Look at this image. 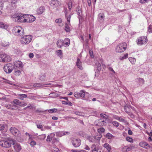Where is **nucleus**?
<instances>
[{
	"label": "nucleus",
	"instance_id": "10",
	"mask_svg": "<svg viewBox=\"0 0 152 152\" xmlns=\"http://www.w3.org/2000/svg\"><path fill=\"white\" fill-rule=\"evenodd\" d=\"M101 137V135H100L99 137L92 136L88 137L87 139L88 140H89L90 142H99V141Z\"/></svg>",
	"mask_w": 152,
	"mask_h": 152
},
{
	"label": "nucleus",
	"instance_id": "51",
	"mask_svg": "<svg viewBox=\"0 0 152 152\" xmlns=\"http://www.w3.org/2000/svg\"><path fill=\"white\" fill-rule=\"evenodd\" d=\"M112 123L114 126L116 127H118L119 126V123L116 121H113Z\"/></svg>",
	"mask_w": 152,
	"mask_h": 152
},
{
	"label": "nucleus",
	"instance_id": "9",
	"mask_svg": "<svg viewBox=\"0 0 152 152\" xmlns=\"http://www.w3.org/2000/svg\"><path fill=\"white\" fill-rule=\"evenodd\" d=\"M71 140L72 144L75 147H78L80 145L81 141L80 139L73 138L71 139Z\"/></svg>",
	"mask_w": 152,
	"mask_h": 152
},
{
	"label": "nucleus",
	"instance_id": "8",
	"mask_svg": "<svg viewBox=\"0 0 152 152\" xmlns=\"http://www.w3.org/2000/svg\"><path fill=\"white\" fill-rule=\"evenodd\" d=\"M10 56L4 54L0 55V61L6 62L10 61Z\"/></svg>",
	"mask_w": 152,
	"mask_h": 152
},
{
	"label": "nucleus",
	"instance_id": "23",
	"mask_svg": "<svg viewBox=\"0 0 152 152\" xmlns=\"http://www.w3.org/2000/svg\"><path fill=\"white\" fill-rule=\"evenodd\" d=\"M13 17L14 18V20H15V21L16 22H20V14L18 15L17 14H15L14 15H13Z\"/></svg>",
	"mask_w": 152,
	"mask_h": 152
},
{
	"label": "nucleus",
	"instance_id": "56",
	"mask_svg": "<svg viewBox=\"0 0 152 152\" xmlns=\"http://www.w3.org/2000/svg\"><path fill=\"white\" fill-rule=\"evenodd\" d=\"M129 115H130L132 118H133L134 117V115L132 114L131 112L129 111H127L126 112Z\"/></svg>",
	"mask_w": 152,
	"mask_h": 152
},
{
	"label": "nucleus",
	"instance_id": "12",
	"mask_svg": "<svg viewBox=\"0 0 152 152\" xmlns=\"http://www.w3.org/2000/svg\"><path fill=\"white\" fill-rule=\"evenodd\" d=\"M61 3L57 0H52L50 1V6L54 8L59 6Z\"/></svg>",
	"mask_w": 152,
	"mask_h": 152
},
{
	"label": "nucleus",
	"instance_id": "52",
	"mask_svg": "<svg viewBox=\"0 0 152 152\" xmlns=\"http://www.w3.org/2000/svg\"><path fill=\"white\" fill-rule=\"evenodd\" d=\"M90 56L91 58L94 57V55L92 49H89V50Z\"/></svg>",
	"mask_w": 152,
	"mask_h": 152
},
{
	"label": "nucleus",
	"instance_id": "50",
	"mask_svg": "<svg viewBox=\"0 0 152 152\" xmlns=\"http://www.w3.org/2000/svg\"><path fill=\"white\" fill-rule=\"evenodd\" d=\"M99 17L100 20L104 19V16L103 14H99Z\"/></svg>",
	"mask_w": 152,
	"mask_h": 152
},
{
	"label": "nucleus",
	"instance_id": "54",
	"mask_svg": "<svg viewBox=\"0 0 152 152\" xmlns=\"http://www.w3.org/2000/svg\"><path fill=\"white\" fill-rule=\"evenodd\" d=\"M149 0H140L139 2L142 4H144L147 2Z\"/></svg>",
	"mask_w": 152,
	"mask_h": 152
},
{
	"label": "nucleus",
	"instance_id": "40",
	"mask_svg": "<svg viewBox=\"0 0 152 152\" xmlns=\"http://www.w3.org/2000/svg\"><path fill=\"white\" fill-rule=\"evenodd\" d=\"M130 107H131L132 109H133L134 108L133 107H131V106H125L124 107V108L125 111L126 112L127 111H128V109Z\"/></svg>",
	"mask_w": 152,
	"mask_h": 152
},
{
	"label": "nucleus",
	"instance_id": "35",
	"mask_svg": "<svg viewBox=\"0 0 152 152\" xmlns=\"http://www.w3.org/2000/svg\"><path fill=\"white\" fill-rule=\"evenodd\" d=\"M77 14L78 15L79 17H78L80 22V21L81 18V15H82V13L81 10H79L77 11Z\"/></svg>",
	"mask_w": 152,
	"mask_h": 152
},
{
	"label": "nucleus",
	"instance_id": "41",
	"mask_svg": "<svg viewBox=\"0 0 152 152\" xmlns=\"http://www.w3.org/2000/svg\"><path fill=\"white\" fill-rule=\"evenodd\" d=\"M56 53L57 56L60 57L62 54V51L61 50H58L56 51Z\"/></svg>",
	"mask_w": 152,
	"mask_h": 152
},
{
	"label": "nucleus",
	"instance_id": "25",
	"mask_svg": "<svg viewBox=\"0 0 152 152\" xmlns=\"http://www.w3.org/2000/svg\"><path fill=\"white\" fill-rule=\"evenodd\" d=\"M104 147L106 148L108 152H110L111 150V146L107 143H105L103 145Z\"/></svg>",
	"mask_w": 152,
	"mask_h": 152
},
{
	"label": "nucleus",
	"instance_id": "29",
	"mask_svg": "<svg viewBox=\"0 0 152 152\" xmlns=\"http://www.w3.org/2000/svg\"><path fill=\"white\" fill-rule=\"evenodd\" d=\"M91 148L92 149V152H98V149L96 148V145L95 144L92 145Z\"/></svg>",
	"mask_w": 152,
	"mask_h": 152
},
{
	"label": "nucleus",
	"instance_id": "16",
	"mask_svg": "<svg viewBox=\"0 0 152 152\" xmlns=\"http://www.w3.org/2000/svg\"><path fill=\"white\" fill-rule=\"evenodd\" d=\"M15 68L16 67V68H22L23 66V64L20 61H16L14 63V65Z\"/></svg>",
	"mask_w": 152,
	"mask_h": 152
},
{
	"label": "nucleus",
	"instance_id": "33",
	"mask_svg": "<svg viewBox=\"0 0 152 152\" xmlns=\"http://www.w3.org/2000/svg\"><path fill=\"white\" fill-rule=\"evenodd\" d=\"M95 64L96 66V68L98 70L100 71L101 69V64L98 63L97 61H96L95 62Z\"/></svg>",
	"mask_w": 152,
	"mask_h": 152
},
{
	"label": "nucleus",
	"instance_id": "42",
	"mask_svg": "<svg viewBox=\"0 0 152 152\" xmlns=\"http://www.w3.org/2000/svg\"><path fill=\"white\" fill-rule=\"evenodd\" d=\"M128 53H126L125 54L124 56H120V59L121 60L125 59L128 58Z\"/></svg>",
	"mask_w": 152,
	"mask_h": 152
},
{
	"label": "nucleus",
	"instance_id": "19",
	"mask_svg": "<svg viewBox=\"0 0 152 152\" xmlns=\"http://www.w3.org/2000/svg\"><path fill=\"white\" fill-rule=\"evenodd\" d=\"M45 9L43 6H41L37 10V14L39 15L45 11Z\"/></svg>",
	"mask_w": 152,
	"mask_h": 152
},
{
	"label": "nucleus",
	"instance_id": "3",
	"mask_svg": "<svg viewBox=\"0 0 152 152\" xmlns=\"http://www.w3.org/2000/svg\"><path fill=\"white\" fill-rule=\"evenodd\" d=\"M147 41L148 39L146 36H141L137 38V43L138 45H141L145 44Z\"/></svg>",
	"mask_w": 152,
	"mask_h": 152
},
{
	"label": "nucleus",
	"instance_id": "26",
	"mask_svg": "<svg viewBox=\"0 0 152 152\" xmlns=\"http://www.w3.org/2000/svg\"><path fill=\"white\" fill-rule=\"evenodd\" d=\"M55 134L54 133H51L50 135L47 136L46 140L47 141L50 142L52 140V138L55 136Z\"/></svg>",
	"mask_w": 152,
	"mask_h": 152
},
{
	"label": "nucleus",
	"instance_id": "44",
	"mask_svg": "<svg viewBox=\"0 0 152 152\" xmlns=\"http://www.w3.org/2000/svg\"><path fill=\"white\" fill-rule=\"evenodd\" d=\"M40 80L42 81H45V74H43L39 78Z\"/></svg>",
	"mask_w": 152,
	"mask_h": 152
},
{
	"label": "nucleus",
	"instance_id": "15",
	"mask_svg": "<svg viewBox=\"0 0 152 152\" xmlns=\"http://www.w3.org/2000/svg\"><path fill=\"white\" fill-rule=\"evenodd\" d=\"M20 22L25 23L26 22H28L27 21L28 19L27 17H28L27 15L25 14H20Z\"/></svg>",
	"mask_w": 152,
	"mask_h": 152
},
{
	"label": "nucleus",
	"instance_id": "22",
	"mask_svg": "<svg viewBox=\"0 0 152 152\" xmlns=\"http://www.w3.org/2000/svg\"><path fill=\"white\" fill-rule=\"evenodd\" d=\"M64 43V42L63 40L59 39L57 41L56 44L58 47L61 48L63 46Z\"/></svg>",
	"mask_w": 152,
	"mask_h": 152
},
{
	"label": "nucleus",
	"instance_id": "37",
	"mask_svg": "<svg viewBox=\"0 0 152 152\" xmlns=\"http://www.w3.org/2000/svg\"><path fill=\"white\" fill-rule=\"evenodd\" d=\"M62 20L61 18H59L56 19L55 20V22L56 23H57L58 24H59V26H61L62 25H61L60 24H61V23H62Z\"/></svg>",
	"mask_w": 152,
	"mask_h": 152
},
{
	"label": "nucleus",
	"instance_id": "28",
	"mask_svg": "<svg viewBox=\"0 0 152 152\" xmlns=\"http://www.w3.org/2000/svg\"><path fill=\"white\" fill-rule=\"evenodd\" d=\"M19 99H20L23 100L24 98L27 97V95L26 94H20L18 95Z\"/></svg>",
	"mask_w": 152,
	"mask_h": 152
},
{
	"label": "nucleus",
	"instance_id": "59",
	"mask_svg": "<svg viewBox=\"0 0 152 152\" xmlns=\"http://www.w3.org/2000/svg\"><path fill=\"white\" fill-rule=\"evenodd\" d=\"M9 45V44L8 43H7V44H6L5 42H3L2 43V46L4 47H6L8 46Z\"/></svg>",
	"mask_w": 152,
	"mask_h": 152
},
{
	"label": "nucleus",
	"instance_id": "61",
	"mask_svg": "<svg viewBox=\"0 0 152 152\" xmlns=\"http://www.w3.org/2000/svg\"><path fill=\"white\" fill-rule=\"evenodd\" d=\"M99 122L100 123H101V125H103L104 124V123H105V121H104V120H102V119H100V120H99Z\"/></svg>",
	"mask_w": 152,
	"mask_h": 152
},
{
	"label": "nucleus",
	"instance_id": "4",
	"mask_svg": "<svg viewBox=\"0 0 152 152\" xmlns=\"http://www.w3.org/2000/svg\"><path fill=\"white\" fill-rule=\"evenodd\" d=\"M15 68L14 65L11 64H8L5 65L4 67V71L7 73H10Z\"/></svg>",
	"mask_w": 152,
	"mask_h": 152
},
{
	"label": "nucleus",
	"instance_id": "46",
	"mask_svg": "<svg viewBox=\"0 0 152 152\" xmlns=\"http://www.w3.org/2000/svg\"><path fill=\"white\" fill-rule=\"evenodd\" d=\"M126 140L127 141L130 142H133L132 138L129 137H127L126 138Z\"/></svg>",
	"mask_w": 152,
	"mask_h": 152
},
{
	"label": "nucleus",
	"instance_id": "55",
	"mask_svg": "<svg viewBox=\"0 0 152 152\" xmlns=\"http://www.w3.org/2000/svg\"><path fill=\"white\" fill-rule=\"evenodd\" d=\"M3 6V3L2 1H0V10L2 9Z\"/></svg>",
	"mask_w": 152,
	"mask_h": 152
},
{
	"label": "nucleus",
	"instance_id": "63",
	"mask_svg": "<svg viewBox=\"0 0 152 152\" xmlns=\"http://www.w3.org/2000/svg\"><path fill=\"white\" fill-rule=\"evenodd\" d=\"M52 142L53 143H54L56 141H58V140L56 138L53 137L52 138Z\"/></svg>",
	"mask_w": 152,
	"mask_h": 152
},
{
	"label": "nucleus",
	"instance_id": "43",
	"mask_svg": "<svg viewBox=\"0 0 152 152\" xmlns=\"http://www.w3.org/2000/svg\"><path fill=\"white\" fill-rule=\"evenodd\" d=\"M57 110V109L56 108L51 109L48 110V112L50 113H56Z\"/></svg>",
	"mask_w": 152,
	"mask_h": 152
},
{
	"label": "nucleus",
	"instance_id": "36",
	"mask_svg": "<svg viewBox=\"0 0 152 152\" xmlns=\"http://www.w3.org/2000/svg\"><path fill=\"white\" fill-rule=\"evenodd\" d=\"M62 104H66L69 106H72V103L70 102H67L64 101H63L62 102Z\"/></svg>",
	"mask_w": 152,
	"mask_h": 152
},
{
	"label": "nucleus",
	"instance_id": "21",
	"mask_svg": "<svg viewBox=\"0 0 152 152\" xmlns=\"http://www.w3.org/2000/svg\"><path fill=\"white\" fill-rule=\"evenodd\" d=\"M76 65L79 69L81 70L83 69V68L82 66V63L78 58H77Z\"/></svg>",
	"mask_w": 152,
	"mask_h": 152
},
{
	"label": "nucleus",
	"instance_id": "38",
	"mask_svg": "<svg viewBox=\"0 0 152 152\" xmlns=\"http://www.w3.org/2000/svg\"><path fill=\"white\" fill-rule=\"evenodd\" d=\"M129 59L132 64H135L136 61V59L135 58L132 57H129Z\"/></svg>",
	"mask_w": 152,
	"mask_h": 152
},
{
	"label": "nucleus",
	"instance_id": "49",
	"mask_svg": "<svg viewBox=\"0 0 152 152\" xmlns=\"http://www.w3.org/2000/svg\"><path fill=\"white\" fill-rule=\"evenodd\" d=\"M15 75L17 76H18L21 74V72L20 70H16L15 71Z\"/></svg>",
	"mask_w": 152,
	"mask_h": 152
},
{
	"label": "nucleus",
	"instance_id": "2",
	"mask_svg": "<svg viewBox=\"0 0 152 152\" xmlns=\"http://www.w3.org/2000/svg\"><path fill=\"white\" fill-rule=\"evenodd\" d=\"M126 47V44L125 42L119 44L116 48V51L118 53H122L125 50Z\"/></svg>",
	"mask_w": 152,
	"mask_h": 152
},
{
	"label": "nucleus",
	"instance_id": "14",
	"mask_svg": "<svg viewBox=\"0 0 152 152\" xmlns=\"http://www.w3.org/2000/svg\"><path fill=\"white\" fill-rule=\"evenodd\" d=\"M55 134L56 136L59 137H61L63 136L66 135V134H69V133L67 132L64 131H59L56 132Z\"/></svg>",
	"mask_w": 152,
	"mask_h": 152
},
{
	"label": "nucleus",
	"instance_id": "6",
	"mask_svg": "<svg viewBox=\"0 0 152 152\" xmlns=\"http://www.w3.org/2000/svg\"><path fill=\"white\" fill-rule=\"evenodd\" d=\"M10 130L11 133L14 136L19 137L21 135V133L19 130L14 127H11Z\"/></svg>",
	"mask_w": 152,
	"mask_h": 152
},
{
	"label": "nucleus",
	"instance_id": "62",
	"mask_svg": "<svg viewBox=\"0 0 152 152\" xmlns=\"http://www.w3.org/2000/svg\"><path fill=\"white\" fill-rule=\"evenodd\" d=\"M4 129V126L3 124H0V130H2Z\"/></svg>",
	"mask_w": 152,
	"mask_h": 152
},
{
	"label": "nucleus",
	"instance_id": "7",
	"mask_svg": "<svg viewBox=\"0 0 152 152\" xmlns=\"http://www.w3.org/2000/svg\"><path fill=\"white\" fill-rule=\"evenodd\" d=\"M22 29L21 26H16L13 29V32L14 33H19L20 36L23 35L24 34L23 30L21 31Z\"/></svg>",
	"mask_w": 152,
	"mask_h": 152
},
{
	"label": "nucleus",
	"instance_id": "32",
	"mask_svg": "<svg viewBox=\"0 0 152 152\" xmlns=\"http://www.w3.org/2000/svg\"><path fill=\"white\" fill-rule=\"evenodd\" d=\"M68 24L67 23H65V30L67 32H69L70 31V28Z\"/></svg>",
	"mask_w": 152,
	"mask_h": 152
},
{
	"label": "nucleus",
	"instance_id": "47",
	"mask_svg": "<svg viewBox=\"0 0 152 152\" xmlns=\"http://www.w3.org/2000/svg\"><path fill=\"white\" fill-rule=\"evenodd\" d=\"M34 86L35 87H44V85L42 83H37L34 84Z\"/></svg>",
	"mask_w": 152,
	"mask_h": 152
},
{
	"label": "nucleus",
	"instance_id": "57",
	"mask_svg": "<svg viewBox=\"0 0 152 152\" xmlns=\"http://www.w3.org/2000/svg\"><path fill=\"white\" fill-rule=\"evenodd\" d=\"M129 115H130L132 118H133L134 117V115L132 114L131 112L129 111H127L126 112Z\"/></svg>",
	"mask_w": 152,
	"mask_h": 152
},
{
	"label": "nucleus",
	"instance_id": "13",
	"mask_svg": "<svg viewBox=\"0 0 152 152\" xmlns=\"http://www.w3.org/2000/svg\"><path fill=\"white\" fill-rule=\"evenodd\" d=\"M13 147L15 152H19L21 150L22 148L20 144L18 143H14Z\"/></svg>",
	"mask_w": 152,
	"mask_h": 152
},
{
	"label": "nucleus",
	"instance_id": "64",
	"mask_svg": "<svg viewBox=\"0 0 152 152\" xmlns=\"http://www.w3.org/2000/svg\"><path fill=\"white\" fill-rule=\"evenodd\" d=\"M36 144V142L34 141H32L30 142V145L32 146L35 145Z\"/></svg>",
	"mask_w": 152,
	"mask_h": 152
},
{
	"label": "nucleus",
	"instance_id": "34",
	"mask_svg": "<svg viewBox=\"0 0 152 152\" xmlns=\"http://www.w3.org/2000/svg\"><path fill=\"white\" fill-rule=\"evenodd\" d=\"M7 26L2 22H0V28L6 29L7 28Z\"/></svg>",
	"mask_w": 152,
	"mask_h": 152
},
{
	"label": "nucleus",
	"instance_id": "48",
	"mask_svg": "<svg viewBox=\"0 0 152 152\" xmlns=\"http://www.w3.org/2000/svg\"><path fill=\"white\" fill-rule=\"evenodd\" d=\"M138 80L140 83V85L143 84L144 83V80L143 79L139 78L137 79Z\"/></svg>",
	"mask_w": 152,
	"mask_h": 152
},
{
	"label": "nucleus",
	"instance_id": "60",
	"mask_svg": "<svg viewBox=\"0 0 152 152\" xmlns=\"http://www.w3.org/2000/svg\"><path fill=\"white\" fill-rule=\"evenodd\" d=\"M27 103H24L23 102H21V104L20 105V106H25L27 105Z\"/></svg>",
	"mask_w": 152,
	"mask_h": 152
},
{
	"label": "nucleus",
	"instance_id": "27",
	"mask_svg": "<svg viewBox=\"0 0 152 152\" xmlns=\"http://www.w3.org/2000/svg\"><path fill=\"white\" fill-rule=\"evenodd\" d=\"M11 103H13L14 105H19L21 104V102L18 100L15 99L13 101H12Z\"/></svg>",
	"mask_w": 152,
	"mask_h": 152
},
{
	"label": "nucleus",
	"instance_id": "45",
	"mask_svg": "<svg viewBox=\"0 0 152 152\" xmlns=\"http://www.w3.org/2000/svg\"><path fill=\"white\" fill-rule=\"evenodd\" d=\"M113 136L110 133H108L106 135V137L108 139H111L113 137Z\"/></svg>",
	"mask_w": 152,
	"mask_h": 152
},
{
	"label": "nucleus",
	"instance_id": "17",
	"mask_svg": "<svg viewBox=\"0 0 152 152\" xmlns=\"http://www.w3.org/2000/svg\"><path fill=\"white\" fill-rule=\"evenodd\" d=\"M140 145L141 147L146 149L150 147V145L148 143L145 142H140Z\"/></svg>",
	"mask_w": 152,
	"mask_h": 152
},
{
	"label": "nucleus",
	"instance_id": "30",
	"mask_svg": "<svg viewBox=\"0 0 152 152\" xmlns=\"http://www.w3.org/2000/svg\"><path fill=\"white\" fill-rule=\"evenodd\" d=\"M64 44L67 46H69L70 44V40L68 38H66L64 40Z\"/></svg>",
	"mask_w": 152,
	"mask_h": 152
},
{
	"label": "nucleus",
	"instance_id": "58",
	"mask_svg": "<svg viewBox=\"0 0 152 152\" xmlns=\"http://www.w3.org/2000/svg\"><path fill=\"white\" fill-rule=\"evenodd\" d=\"M37 126L38 128L41 129L42 131V129L43 128V126L42 125L40 124H37Z\"/></svg>",
	"mask_w": 152,
	"mask_h": 152
},
{
	"label": "nucleus",
	"instance_id": "5",
	"mask_svg": "<svg viewBox=\"0 0 152 152\" xmlns=\"http://www.w3.org/2000/svg\"><path fill=\"white\" fill-rule=\"evenodd\" d=\"M12 141L7 140H2L0 141V145L4 147L9 148L11 147Z\"/></svg>",
	"mask_w": 152,
	"mask_h": 152
},
{
	"label": "nucleus",
	"instance_id": "39",
	"mask_svg": "<svg viewBox=\"0 0 152 152\" xmlns=\"http://www.w3.org/2000/svg\"><path fill=\"white\" fill-rule=\"evenodd\" d=\"M97 131L99 133H103L105 131V129L103 127H101L98 129Z\"/></svg>",
	"mask_w": 152,
	"mask_h": 152
},
{
	"label": "nucleus",
	"instance_id": "18",
	"mask_svg": "<svg viewBox=\"0 0 152 152\" xmlns=\"http://www.w3.org/2000/svg\"><path fill=\"white\" fill-rule=\"evenodd\" d=\"M5 107L7 109L11 110L15 109L17 107L16 106L11 103L10 104H5Z\"/></svg>",
	"mask_w": 152,
	"mask_h": 152
},
{
	"label": "nucleus",
	"instance_id": "1",
	"mask_svg": "<svg viewBox=\"0 0 152 152\" xmlns=\"http://www.w3.org/2000/svg\"><path fill=\"white\" fill-rule=\"evenodd\" d=\"M32 37L31 35H25L21 38L20 42L23 44L27 45L31 42Z\"/></svg>",
	"mask_w": 152,
	"mask_h": 152
},
{
	"label": "nucleus",
	"instance_id": "24",
	"mask_svg": "<svg viewBox=\"0 0 152 152\" xmlns=\"http://www.w3.org/2000/svg\"><path fill=\"white\" fill-rule=\"evenodd\" d=\"M133 147L131 146H126L124 147L122 149V151L124 152L128 151H130Z\"/></svg>",
	"mask_w": 152,
	"mask_h": 152
},
{
	"label": "nucleus",
	"instance_id": "11",
	"mask_svg": "<svg viewBox=\"0 0 152 152\" xmlns=\"http://www.w3.org/2000/svg\"><path fill=\"white\" fill-rule=\"evenodd\" d=\"M85 96V92L84 90H81L80 92H75L74 93L75 96L77 98H84Z\"/></svg>",
	"mask_w": 152,
	"mask_h": 152
},
{
	"label": "nucleus",
	"instance_id": "20",
	"mask_svg": "<svg viewBox=\"0 0 152 152\" xmlns=\"http://www.w3.org/2000/svg\"><path fill=\"white\" fill-rule=\"evenodd\" d=\"M28 21L30 23L32 22L35 20V18L31 15H28Z\"/></svg>",
	"mask_w": 152,
	"mask_h": 152
},
{
	"label": "nucleus",
	"instance_id": "53",
	"mask_svg": "<svg viewBox=\"0 0 152 152\" xmlns=\"http://www.w3.org/2000/svg\"><path fill=\"white\" fill-rule=\"evenodd\" d=\"M148 32L150 33H152V26L150 25L148 29Z\"/></svg>",
	"mask_w": 152,
	"mask_h": 152
},
{
	"label": "nucleus",
	"instance_id": "31",
	"mask_svg": "<svg viewBox=\"0 0 152 152\" xmlns=\"http://www.w3.org/2000/svg\"><path fill=\"white\" fill-rule=\"evenodd\" d=\"M65 17L66 18L67 20V23L69 25L70 24V19L71 17V15H69L68 16L66 15V12L65 14Z\"/></svg>",
	"mask_w": 152,
	"mask_h": 152
}]
</instances>
